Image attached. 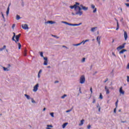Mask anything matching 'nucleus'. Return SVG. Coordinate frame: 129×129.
<instances>
[{"label":"nucleus","mask_w":129,"mask_h":129,"mask_svg":"<svg viewBox=\"0 0 129 129\" xmlns=\"http://www.w3.org/2000/svg\"><path fill=\"white\" fill-rule=\"evenodd\" d=\"M45 24H51V25H53V24H56V22L53 21H48L45 22Z\"/></svg>","instance_id":"6e6552de"},{"label":"nucleus","mask_w":129,"mask_h":129,"mask_svg":"<svg viewBox=\"0 0 129 129\" xmlns=\"http://www.w3.org/2000/svg\"><path fill=\"white\" fill-rule=\"evenodd\" d=\"M6 47L7 46L6 45H4L2 48L3 49V50H5V49H6Z\"/></svg>","instance_id":"4d7b16f0"},{"label":"nucleus","mask_w":129,"mask_h":129,"mask_svg":"<svg viewBox=\"0 0 129 129\" xmlns=\"http://www.w3.org/2000/svg\"><path fill=\"white\" fill-rule=\"evenodd\" d=\"M38 78H40V77H41V75H40V74H38Z\"/></svg>","instance_id":"69168bd1"},{"label":"nucleus","mask_w":129,"mask_h":129,"mask_svg":"<svg viewBox=\"0 0 129 129\" xmlns=\"http://www.w3.org/2000/svg\"><path fill=\"white\" fill-rule=\"evenodd\" d=\"M22 28H23L24 30H28L29 26H28V24H22Z\"/></svg>","instance_id":"39448f33"},{"label":"nucleus","mask_w":129,"mask_h":129,"mask_svg":"<svg viewBox=\"0 0 129 129\" xmlns=\"http://www.w3.org/2000/svg\"><path fill=\"white\" fill-rule=\"evenodd\" d=\"M62 48H66V49H68V48L67 47V46H65V45H62Z\"/></svg>","instance_id":"09e8293b"},{"label":"nucleus","mask_w":129,"mask_h":129,"mask_svg":"<svg viewBox=\"0 0 129 129\" xmlns=\"http://www.w3.org/2000/svg\"><path fill=\"white\" fill-rule=\"evenodd\" d=\"M24 95H25V96L26 97V98H27V99H31V98H31V97H30L29 95H28L25 94Z\"/></svg>","instance_id":"4be33fe9"},{"label":"nucleus","mask_w":129,"mask_h":129,"mask_svg":"<svg viewBox=\"0 0 129 129\" xmlns=\"http://www.w3.org/2000/svg\"><path fill=\"white\" fill-rule=\"evenodd\" d=\"M95 29H97V27H93L91 28V32H95Z\"/></svg>","instance_id":"5701e85b"},{"label":"nucleus","mask_w":129,"mask_h":129,"mask_svg":"<svg viewBox=\"0 0 129 129\" xmlns=\"http://www.w3.org/2000/svg\"><path fill=\"white\" fill-rule=\"evenodd\" d=\"M105 89L106 90V94H109V89L107 88V86L105 87Z\"/></svg>","instance_id":"4468645a"},{"label":"nucleus","mask_w":129,"mask_h":129,"mask_svg":"<svg viewBox=\"0 0 129 129\" xmlns=\"http://www.w3.org/2000/svg\"><path fill=\"white\" fill-rule=\"evenodd\" d=\"M125 5L126 7H127V8H128V7H129V3H125Z\"/></svg>","instance_id":"37998d69"},{"label":"nucleus","mask_w":129,"mask_h":129,"mask_svg":"<svg viewBox=\"0 0 129 129\" xmlns=\"http://www.w3.org/2000/svg\"><path fill=\"white\" fill-rule=\"evenodd\" d=\"M97 41L98 42L99 45H100V37L97 36Z\"/></svg>","instance_id":"a211bd4d"},{"label":"nucleus","mask_w":129,"mask_h":129,"mask_svg":"<svg viewBox=\"0 0 129 129\" xmlns=\"http://www.w3.org/2000/svg\"><path fill=\"white\" fill-rule=\"evenodd\" d=\"M15 38H16V36H13L12 41H16V40L15 39Z\"/></svg>","instance_id":"79ce46f5"},{"label":"nucleus","mask_w":129,"mask_h":129,"mask_svg":"<svg viewBox=\"0 0 129 129\" xmlns=\"http://www.w3.org/2000/svg\"><path fill=\"white\" fill-rule=\"evenodd\" d=\"M52 37H54V38H56V39H59V37L57 36L56 35H54L51 34Z\"/></svg>","instance_id":"2f4dec72"},{"label":"nucleus","mask_w":129,"mask_h":129,"mask_svg":"<svg viewBox=\"0 0 129 129\" xmlns=\"http://www.w3.org/2000/svg\"><path fill=\"white\" fill-rule=\"evenodd\" d=\"M117 103H118V100H117L116 102H115L116 107H117Z\"/></svg>","instance_id":"e433bc0d"},{"label":"nucleus","mask_w":129,"mask_h":129,"mask_svg":"<svg viewBox=\"0 0 129 129\" xmlns=\"http://www.w3.org/2000/svg\"><path fill=\"white\" fill-rule=\"evenodd\" d=\"M21 6H22V7H24V6H25V3H24V2H22V3H21Z\"/></svg>","instance_id":"ea45409f"},{"label":"nucleus","mask_w":129,"mask_h":129,"mask_svg":"<svg viewBox=\"0 0 129 129\" xmlns=\"http://www.w3.org/2000/svg\"><path fill=\"white\" fill-rule=\"evenodd\" d=\"M31 99L32 103H36V101L34 100V99L33 98H31Z\"/></svg>","instance_id":"7c9ffc66"},{"label":"nucleus","mask_w":129,"mask_h":129,"mask_svg":"<svg viewBox=\"0 0 129 129\" xmlns=\"http://www.w3.org/2000/svg\"><path fill=\"white\" fill-rule=\"evenodd\" d=\"M84 121H85L84 119H82L81 121V123L79 124V125H80V126L83 125V123H84Z\"/></svg>","instance_id":"aec40b11"},{"label":"nucleus","mask_w":129,"mask_h":129,"mask_svg":"<svg viewBox=\"0 0 129 129\" xmlns=\"http://www.w3.org/2000/svg\"><path fill=\"white\" fill-rule=\"evenodd\" d=\"M107 81H108V79H106V80H105V81H104V83H105L107 82Z\"/></svg>","instance_id":"5fc2aeb1"},{"label":"nucleus","mask_w":129,"mask_h":129,"mask_svg":"<svg viewBox=\"0 0 129 129\" xmlns=\"http://www.w3.org/2000/svg\"><path fill=\"white\" fill-rule=\"evenodd\" d=\"M90 127H91V125H90V124H89V125L87 126V128H88V129H90Z\"/></svg>","instance_id":"a19ab883"},{"label":"nucleus","mask_w":129,"mask_h":129,"mask_svg":"<svg viewBox=\"0 0 129 129\" xmlns=\"http://www.w3.org/2000/svg\"><path fill=\"white\" fill-rule=\"evenodd\" d=\"M42 73V70H40V71L38 72L39 74H41Z\"/></svg>","instance_id":"3c124183"},{"label":"nucleus","mask_w":129,"mask_h":129,"mask_svg":"<svg viewBox=\"0 0 129 129\" xmlns=\"http://www.w3.org/2000/svg\"><path fill=\"white\" fill-rule=\"evenodd\" d=\"M124 37L125 40L127 39V33L126 31L124 32Z\"/></svg>","instance_id":"2eb2a0df"},{"label":"nucleus","mask_w":129,"mask_h":129,"mask_svg":"<svg viewBox=\"0 0 129 129\" xmlns=\"http://www.w3.org/2000/svg\"><path fill=\"white\" fill-rule=\"evenodd\" d=\"M27 52H28V50L25 48L23 52L24 56H27Z\"/></svg>","instance_id":"f3484780"},{"label":"nucleus","mask_w":129,"mask_h":129,"mask_svg":"<svg viewBox=\"0 0 129 129\" xmlns=\"http://www.w3.org/2000/svg\"><path fill=\"white\" fill-rule=\"evenodd\" d=\"M88 41H89V40H88V39L86 40L84 42V44H85V43H86V42H88Z\"/></svg>","instance_id":"864d4df0"},{"label":"nucleus","mask_w":129,"mask_h":129,"mask_svg":"<svg viewBox=\"0 0 129 129\" xmlns=\"http://www.w3.org/2000/svg\"><path fill=\"white\" fill-rule=\"evenodd\" d=\"M114 20H115V21L117 22V28L116 29V30L117 31V30H118L119 29V24H118V20H117V19H116V18H114Z\"/></svg>","instance_id":"9b49d317"},{"label":"nucleus","mask_w":129,"mask_h":129,"mask_svg":"<svg viewBox=\"0 0 129 129\" xmlns=\"http://www.w3.org/2000/svg\"><path fill=\"white\" fill-rule=\"evenodd\" d=\"M85 59H86L85 57H83L82 59V62H85Z\"/></svg>","instance_id":"4c0bfd02"},{"label":"nucleus","mask_w":129,"mask_h":129,"mask_svg":"<svg viewBox=\"0 0 129 129\" xmlns=\"http://www.w3.org/2000/svg\"><path fill=\"white\" fill-rule=\"evenodd\" d=\"M61 23H62V24H66V25H68L69 26H80V25H82V23H80L79 24H72V23H69L65 21H62Z\"/></svg>","instance_id":"f257e3e1"},{"label":"nucleus","mask_w":129,"mask_h":129,"mask_svg":"<svg viewBox=\"0 0 129 129\" xmlns=\"http://www.w3.org/2000/svg\"><path fill=\"white\" fill-rule=\"evenodd\" d=\"M79 91L80 93H82V92H81V88H79Z\"/></svg>","instance_id":"052dcab7"},{"label":"nucleus","mask_w":129,"mask_h":129,"mask_svg":"<svg viewBox=\"0 0 129 129\" xmlns=\"http://www.w3.org/2000/svg\"><path fill=\"white\" fill-rule=\"evenodd\" d=\"M95 99H93V103H95Z\"/></svg>","instance_id":"338daca9"},{"label":"nucleus","mask_w":129,"mask_h":129,"mask_svg":"<svg viewBox=\"0 0 129 129\" xmlns=\"http://www.w3.org/2000/svg\"><path fill=\"white\" fill-rule=\"evenodd\" d=\"M43 65H45V66L48 65V60H44Z\"/></svg>","instance_id":"bb28decb"},{"label":"nucleus","mask_w":129,"mask_h":129,"mask_svg":"<svg viewBox=\"0 0 129 129\" xmlns=\"http://www.w3.org/2000/svg\"><path fill=\"white\" fill-rule=\"evenodd\" d=\"M54 83H55V84H56V83H59V81H55L54 82Z\"/></svg>","instance_id":"680f3d73"},{"label":"nucleus","mask_w":129,"mask_h":129,"mask_svg":"<svg viewBox=\"0 0 129 129\" xmlns=\"http://www.w3.org/2000/svg\"><path fill=\"white\" fill-rule=\"evenodd\" d=\"M13 37H16V33L13 32Z\"/></svg>","instance_id":"e2e57ef3"},{"label":"nucleus","mask_w":129,"mask_h":129,"mask_svg":"<svg viewBox=\"0 0 129 129\" xmlns=\"http://www.w3.org/2000/svg\"><path fill=\"white\" fill-rule=\"evenodd\" d=\"M127 82H129V76H127Z\"/></svg>","instance_id":"a18cd8bd"},{"label":"nucleus","mask_w":129,"mask_h":129,"mask_svg":"<svg viewBox=\"0 0 129 129\" xmlns=\"http://www.w3.org/2000/svg\"><path fill=\"white\" fill-rule=\"evenodd\" d=\"M119 93L120 94H124V91L122 90V87H121L119 89Z\"/></svg>","instance_id":"ddd939ff"},{"label":"nucleus","mask_w":129,"mask_h":129,"mask_svg":"<svg viewBox=\"0 0 129 129\" xmlns=\"http://www.w3.org/2000/svg\"><path fill=\"white\" fill-rule=\"evenodd\" d=\"M70 9H74V6H70Z\"/></svg>","instance_id":"8fccbe9b"},{"label":"nucleus","mask_w":129,"mask_h":129,"mask_svg":"<svg viewBox=\"0 0 129 129\" xmlns=\"http://www.w3.org/2000/svg\"><path fill=\"white\" fill-rule=\"evenodd\" d=\"M43 59H44V61H48V57H47L43 56Z\"/></svg>","instance_id":"72a5a7b5"},{"label":"nucleus","mask_w":129,"mask_h":129,"mask_svg":"<svg viewBox=\"0 0 129 129\" xmlns=\"http://www.w3.org/2000/svg\"><path fill=\"white\" fill-rule=\"evenodd\" d=\"M70 111H71V109L67 110L66 112H70Z\"/></svg>","instance_id":"bf43d9fd"},{"label":"nucleus","mask_w":129,"mask_h":129,"mask_svg":"<svg viewBox=\"0 0 129 129\" xmlns=\"http://www.w3.org/2000/svg\"><path fill=\"white\" fill-rule=\"evenodd\" d=\"M21 34H19V35H16V36H15V38H16V39L17 42H19V40H20V37H21Z\"/></svg>","instance_id":"9d476101"},{"label":"nucleus","mask_w":129,"mask_h":129,"mask_svg":"<svg viewBox=\"0 0 129 129\" xmlns=\"http://www.w3.org/2000/svg\"><path fill=\"white\" fill-rule=\"evenodd\" d=\"M20 19H21V17H20L19 15H17L16 16V20H17L18 21H19V20H20Z\"/></svg>","instance_id":"cd10ccee"},{"label":"nucleus","mask_w":129,"mask_h":129,"mask_svg":"<svg viewBox=\"0 0 129 129\" xmlns=\"http://www.w3.org/2000/svg\"><path fill=\"white\" fill-rule=\"evenodd\" d=\"M85 77L84 76V75H82L80 78V83L81 84H83V83H85Z\"/></svg>","instance_id":"7ed1b4c3"},{"label":"nucleus","mask_w":129,"mask_h":129,"mask_svg":"<svg viewBox=\"0 0 129 129\" xmlns=\"http://www.w3.org/2000/svg\"><path fill=\"white\" fill-rule=\"evenodd\" d=\"M99 98L100 99H103V97L102 96V94L101 93H100Z\"/></svg>","instance_id":"c85d7f7f"},{"label":"nucleus","mask_w":129,"mask_h":129,"mask_svg":"<svg viewBox=\"0 0 129 129\" xmlns=\"http://www.w3.org/2000/svg\"><path fill=\"white\" fill-rule=\"evenodd\" d=\"M92 67H93V65H91V66H90V70H91V69H92Z\"/></svg>","instance_id":"0e129e2a"},{"label":"nucleus","mask_w":129,"mask_h":129,"mask_svg":"<svg viewBox=\"0 0 129 129\" xmlns=\"http://www.w3.org/2000/svg\"><path fill=\"white\" fill-rule=\"evenodd\" d=\"M96 73H97V72H95L93 74V76H94V75H95V74H96Z\"/></svg>","instance_id":"774afa93"},{"label":"nucleus","mask_w":129,"mask_h":129,"mask_svg":"<svg viewBox=\"0 0 129 129\" xmlns=\"http://www.w3.org/2000/svg\"><path fill=\"white\" fill-rule=\"evenodd\" d=\"M126 49H123L119 51V54H123V53H124V52H126Z\"/></svg>","instance_id":"dca6fc26"},{"label":"nucleus","mask_w":129,"mask_h":129,"mask_svg":"<svg viewBox=\"0 0 129 129\" xmlns=\"http://www.w3.org/2000/svg\"><path fill=\"white\" fill-rule=\"evenodd\" d=\"M74 7L75 11L77 12V9H78V7L79 6H78L76 5V4H75V5H74Z\"/></svg>","instance_id":"412c9836"},{"label":"nucleus","mask_w":129,"mask_h":129,"mask_svg":"<svg viewBox=\"0 0 129 129\" xmlns=\"http://www.w3.org/2000/svg\"><path fill=\"white\" fill-rule=\"evenodd\" d=\"M81 8H82V10L84 11H87L88 10V7H86L85 6H83L82 5H80Z\"/></svg>","instance_id":"1a4fd4ad"},{"label":"nucleus","mask_w":129,"mask_h":129,"mask_svg":"<svg viewBox=\"0 0 129 129\" xmlns=\"http://www.w3.org/2000/svg\"><path fill=\"white\" fill-rule=\"evenodd\" d=\"M68 124V122H65L64 123L62 126V128H65V127H66V125H67Z\"/></svg>","instance_id":"6ab92c4d"},{"label":"nucleus","mask_w":129,"mask_h":129,"mask_svg":"<svg viewBox=\"0 0 129 129\" xmlns=\"http://www.w3.org/2000/svg\"><path fill=\"white\" fill-rule=\"evenodd\" d=\"M126 44V43H124L122 45H120L119 46L117 47V50H118V51H119V50H121V49H123Z\"/></svg>","instance_id":"20e7f679"},{"label":"nucleus","mask_w":129,"mask_h":129,"mask_svg":"<svg viewBox=\"0 0 129 129\" xmlns=\"http://www.w3.org/2000/svg\"><path fill=\"white\" fill-rule=\"evenodd\" d=\"M40 55L41 57H44V55H43V52H40Z\"/></svg>","instance_id":"c9c22d12"},{"label":"nucleus","mask_w":129,"mask_h":129,"mask_svg":"<svg viewBox=\"0 0 129 129\" xmlns=\"http://www.w3.org/2000/svg\"><path fill=\"white\" fill-rule=\"evenodd\" d=\"M78 9L79 10L78 11H77L76 13V15H79V16H82V14H83V12L81 11V8H80V7L79 6V7H78Z\"/></svg>","instance_id":"f03ea898"},{"label":"nucleus","mask_w":129,"mask_h":129,"mask_svg":"<svg viewBox=\"0 0 129 129\" xmlns=\"http://www.w3.org/2000/svg\"><path fill=\"white\" fill-rule=\"evenodd\" d=\"M18 49H19V50L21 49V48H22V45L20 43H18Z\"/></svg>","instance_id":"b1692460"},{"label":"nucleus","mask_w":129,"mask_h":129,"mask_svg":"<svg viewBox=\"0 0 129 129\" xmlns=\"http://www.w3.org/2000/svg\"><path fill=\"white\" fill-rule=\"evenodd\" d=\"M47 127H53V125H47Z\"/></svg>","instance_id":"58836bf2"},{"label":"nucleus","mask_w":129,"mask_h":129,"mask_svg":"<svg viewBox=\"0 0 129 129\" xmlns=\"http://www.w3.org/2000/svg\"><path fill=\"white\" fill-rule=\"evenodd\" d=\"M91 8H92V9H93V10H94L93 11V13H96V12H97V9H96V8H95V6L93 5V4H92L91 5Z\"/></svg>","instance_id":"423d86ee"},{"label":"nucleus","mask_w":129,"mask_h":129,"mask_svg":"<svg viewBox=\"0 0 129 129\" xmlns=\"http://www.w3.org/2000/svg\"><path fill=\"white\" fill-rule=\"evenodd\" d=\"M2 16L4 20V21H6V19L5 18V16H4V14L3 13V12L1 13Z\"/></svg>","instance_id":"f704fd0d"},{"label":"nucleus","mask_w":129,"mask_h":129,"mask_svg":"<svg viewBox=\"0 0 129 129\" xmlns=\"http://www.w3.org/2000/svg\"><path fill=\"white\" fill-rule=\"evenodd\" d=\"M3 68L4 71H9V70L5 67H3Z\"/></svg>","instance_id":"393cba45"},{"label":"nucleus","mask_w":129,"mask_h":129,"mask_svg":"<svg viewBox=\"0 0 129 129\" xmlns=\"http://www.w3.org/2000/svg\"><path fill=\"white\" fill-rule=\"evenodd\" d=\"M90 91H91V94H92V87H91L90 88Z\"/></svg>","instance_id":"13d9d810"},{"label":"nucleus","mask_w":129,"mask_h":129,"mask_svg":"<svg viewBox=\"0 0 129 129\" xmlns=\"http://www.w3.org/2000/svg\"><path fill=\"white\" fill-rule=\"evenodd\" d=\"M11 6V4H9L8 8H7V10L6 12V15L7 16H9V13H10V6Z\"/></svg>","instance_id":"f8f14e48"},{"label":"nucleus","mask_w":129,"mask_h":129,"mask_svg":"<svg viewBox=\"0 0 129 129\" xmlns=\"http://www.w3.org/2000/svg\"><path fill=\"white\" fill-rule=\"evenodd\" d=\"M50 115H51V116H52V117H54V112L50 113Z\"/></svg>","instance_id":"473e14b6"},{"label":"nucleus","mask_w":129,"mask_h":129,"mask_svg":"<svg viewBox=\"0 0 129 129\" xmlns=\"http://www.w3.org/2000/svg\"><path fill=\"white\" fill-rule=\"evenodd\" d=\"M76 6H79L80 5V4L78 2H76Z\"/></svg>","instance_id":"de8ad7c7"},{"label":"nucleus","mask_w":129,"mask_h":129,"mask_svg":"<svg viewBox=\"0 0 129 129\" xmlns=\"http://www.w3.org/2000/svg\"><path fill=\"white\" fill-rule=\"evenodd\" d=\"M112 54L113 56H114V57H116V55H115V54H114V52H112Z\"/></svg>","instance_id":"6e6d98bb"},{"label":"nucleus","mask_w":129,"mask_h":129,"mask_svg":"<svg viewBox=\"0 0 129 129\" xmlns=\"http://www.w3.org/2000/svg\"><path fill=\"white\" fill-rule=\"evenodd\" d=\"M120 22H121V23H122V24H123V18H122L121 19Z\"/></svg>","instance_id":"c03bdc74"},{"label":"nucleus","mask_w":129,"mask_h":129,"mask_svg":"<svg viewBox=\"0 0 129 129\" xmlns=\"http://www.w3.org/2000/svg\"><path fill=\"white\" fill-rule=\"evenodd\" d=\"M114 113H116V108H115L114 109Z\"/></svg>","instance_id":"603ef678"},{"label":"nucleus","mask_w":129,"mask_h":129,"mask_svg":"<svg viewBox=\"0 0 129 129\" xmlns=\"http://www.w3.org/2000/svg\"><path fill=\"white\" fill-rule=\"evenodd\" d=\"M39 87V84H37L34 87L33 91L34 92H36L38 90V88Z\"/></svg>","instance_id":"0eeeda50"},{"label":"nucleus","mask_w":129,"mask_h":129,"mask_svg":"<svg viewBox=\"0 0 129 129\" xmlns=\"http://www.w3.org/2000/svg\"><path fill=\"white\" fill-rule=\"evenodd\" d=\"M15 27H16V24H14L12 25V29H14V28H15Z\"/></svg>","instance_id":"49530a36"},{"label":"nucleus","mask_w":129,"mask_h":129,"mask_svg":"<svg viewBox=\"0 0 129 129\" xmlns=\"http://www.w3.org/2000/svg\"><path fill=\"white\" fill-rule=\"evenodd\" d=\"M66 96H67V95L64 94L63 96H62L61 97V98H62V99H64V98H65V97H66Z\"/></svg>","instance_id":"c756f323"},{"label":"nucleus","mask_w":129,"mask_h":129,"mask_svg":"<svg viewBox=\"0 0 129 129\" xmlns=\"http://www.w3.org/2000/svg\"><path fill=\"white\" fill-rule=\"evenodd\" d=\"M82 43H78V44H73V46H80V45H81Z\"/></svg>","instance_id":"a878e982"}]
</instances>
